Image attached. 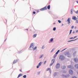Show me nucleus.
Here are the masks:
<instances>
[{
  "label": "nucleus",
  "instance_id": "nucleus-12",
  "mask_svg": "<svg viewBox=\"0 0 78 78\" xmlns=\"http://www.w3.org/2000/svg\"><path fill=\"white\" fill-rule=\"evenodd\" d=\"M75 68L76 69H78V64H76L75 66Z\"/></svg>",
  "mask_w": 78,
  "mask_h": 78
},
{
  "label": "nucleus",
  "instance_id": "nucleus-19",
  "mask_svg": "<svg viewBox=\"0 0 78 78\" xmlns=\"http://www.w3.org/2000/svg\"><path fill=\"white\" fill-rule=\"evenodd\" d=\"M77 39H78V38L76 39L75 40H71V41H68V42H72V41H76V40H77Z\"/></svg>",
  "mask_w": 78,
  "mask_h": 78
},
{
  "label": "nucleus",
  "instance_id": "nucleus-21",
  "mask_svg": "<svg viewBox=\"0 0 78 78\" xmlns=\"http://www.w3.org/2000/svg\"><path fill=\"white\" fill-rule=\"evenodd\" d=\"M69 74H68L65 76V78H68V77H69Z\"/></svg>",
  "mask_w": 78,
  "mask_h": 78
},
{
  "label": "nucleus",
  "instance_id": "nucleus-16",
  "mask_svg": "<svg viewBox=\"0 0 78 78\" xmlns=\"http://www.w3.org/2000/svg\"><path fill=\"white\" fill-rule=\"evenodd\" d=\"M37 36V34H35L33 36V37H34V38L35 37H36Z\"/></svg>",
  "mask_w": 78,
  "mask_h": 78
},
{
  "label": "nucleus",
  "instance_id": "nucleus-43",
  "mask_svg": "<svg viewBox=\"0 0 78 78\" xmlns=\"http://www.w3.org/2000/svg\"><path fill=\"white\" fill-rule=\"evenodd\" d=\"M76 14H78V10L76 12Z\"/></svg>",
  "mask_w": 78,
  "mask_h": 78
},
{
  "label": "nucleus",
  "instance_id": "nucleus-37",
  "mask_svg": "<svg viewBox=\"0 0 78 78\" xmlns=\"http://www.w3.org/2000/svg\"><path fill=\"white\" fill-rule=\"evenodd\" d=\"M33 14H36V12L34 11L33 12Z\"/></svg>",
  "mask_w": 78,
  "mask_h": 78
},
{
  "label": "nucleus",
  "instance_id": "nucleus-13",
  "mask_svg": "<svg viewBox=\"0 0 78 78\" xmlns=\"http://www.w3.org/2000/svg\"><path fill=\"white\" fill-rule=\"evenodd\" d=\"M76 53V51H75L74 53H73V56H75Z\"/></svg>",
  "mask_w": 78,
  "mask_h": 78
},
{
  "label": "nucleus",
  "instance_id": "nucleus-32",
  "mask_svg": "<svg viewBox=\"0 0 78 78\" xmlns=\"http://www.w3.org/2000/svg\"><path fill=\"white\" fill-rule=\"evenodd\" d=\"M58 21L59 22V23H61V21L60 20H58Z\"/></svg>",
  "mask_w": 78,
  "mask_h": 78
},
{
  "label": "nucleus",
  "instance_id": "nucleus-2",
  "mask_svg": "<svg viewBox=\"0 0 78 78\" xmlns=\"http://www.w3.org/2000/svg\"><path fill=\"white\" fill-rule=\"evenodd\" d=\"M47 6H45L44 7L41 9H40L41 11H44V10H47Z\"/></svg>",
  "mask_w": 78,
  "mask_h": 78
},
{
  "label": "nucleus",
  "instance_id": "nucleus-5",
  "mask_svg": "<svg viewBox=\"0 0 78 78\" xmlns=\"http://www.w3.org/2000/svg\"><path fill=\"white\" fill-rule=\"evenodd\" d=\"M74 61L75 62H78V58H74Z\"/></svg>",
  "mask_w": 78,
  "mask_h": 78
},
{
  "label": "nucleus",
  "instance_id": "nucleus-10",
  "mask_svg": "<svg viewBox=\"0 0 78 78\" xmlns=\"http://www.w3.org/2000/svg\"><path fill=\"white\" fill-rule=\"evenodd\" d=\"M62 69H66V66H62L61 67Z\"/></svg>",
  "mask_w": 78,
  "mask_h": 78
},
{
  "label": "nucleus",
  "instance_id": "nucleus-1",
  "mask_svg": "<svg viewBox=\"0 0 78 78\" xmlns=\"http://www.w3.org/2000/svg\"><path fill=\"white\" fill-rule=\"evenodd\" d=\"M69 73L70 75H72L73 74V71L72 69H70L69 70Z\"/></svg>",
  "mask_w": 78,
  "mask_h": 78
},
{
  "label": "nucleus",
  "instance_id": "nucleus-3",
  "mask_svg": "<svg viewBox=\"0 0 78 78\" xmlns=\"http://www.w3.org/2000/svg\"><path fill=\"white\" fill-rule=\"evenodd\" d=\"M64 56L62 55H60L59 57V58L62 60H64Z\"/></svg>",
  "mask_w": 78,
  "mask_h": 78
},
{
  "label": "nucleus",
  "instance_id": "nucleus-4",
  "mask_svg": "<svg viewBox=\"0 0 78 78\" xmlns=\"http://www.w3.org/2000/svg\"><path fill=\"white\" fill-rule=\"evenodd\" d=\"M66 55H68V58H70V57H71V55L69 53V52H67Z\"/></svg>",
  "mask_w": 78,
  "mask_h": 78
},
{
  "label": "nucleus",
  "instance_id": "nucleus-36",
  "mask_svg": "<svg viewBox=\"0 0 78 78\" xmlns=\"http://www.w3.org/2000/svg\"><path fill=\"white\" fill-rule=\"evenodd\" d=\"M47 62V61H45L44 63V64H46V62Z\"/></svg>",
  "mask_w": 78,
  "mask_h": 78
},
{
  "label": "nucleus",
  "instance_id": "nucleus-52",
  "mask_svg": "<svg viewBox=\"0 0 78 78\" xmlns=\"http://www.w3.org/2000/svg\"><path fill=\"white\" fill-rule=\"evenodd\" d=\"M6 39H5V41H6Z\"/></svg>",
  "mask_w": 78,
  "mask_h": 78
},
{
  "label": "nucleus",
  "instance_id": "nucleus-24",
  "mask_svg": "<svg viewBox=\"0 0 78 78\" xmlns=\"http://www.w3.org/2000/svg\"><path fill=\"white\" fill-rule=\"evenodd\" d=\"M23 78H27V76L26 75H25L23 76Z\"/></svg>",
  "mask_w": 78,
  "mask_h": 78
},
{
  "label": "nucleus",
  "instance_id": "nucleus-45",
  "mask_svg": "<svg viewBox=\"0 0 78 78\" xmlns=\"http://www.w3.org/2000/svg\"><path fill=\"white\" fill-rule=\"evenodd\" d=\"M70 39H74L73 38V37H72L71 38H70Z\"/></svg>",
  "mask_w": 78,
  "mask_h": 78
},
{
  "label": "nucleus",
  "instance_id": "nucleus-33",
  "mask_svg": "<svg viewBox=\"0 0 78 78\" xmlns=\"http://www.w3.org/2000/svg\"><path fill=\"white\" fill-rule=\"evenodd\" d=\"M39 67H40V66L39 65H38V66H37V69H38V68Z\"/></svg>",
  "mask_w": 78,
  "mask_h": 78
},
{
  "label": "nucleus",
  "instance_id": "nucleus-7",
  "mask_svg": "<svg viewBox=\"0 0 78 78\" xmlns=\"http://www.w3.org/2000/svg\"><path fill=\"white\" fill-rule=\"evenodd\" d=\"M60 67V65L59 64H58L56 65V68L57 69H59Z\"/></svg>",
  "mask_w": 78,
  "mask_h": 78
},
{
  "label": "nucleus",
  "instance_id": "nucleus-44",
  "mask_svg": "<svg viewBox=\"0 0 78 78\" xmlns=\"http://www.w3.org/2000/svg\"><path fill=\"white\" fill-rule=\"evenodd\" d=\"M54 74H55V75H56V74H57V73L55 72V73H54Z\"/></svg>",
  "mask_w": 78,
  "mask_h": 78
},
{
  "label": "nucleus",
  "instance_id": "nucleus-31",
  "mask_svg": "<svg viewBox=\"0 0 78 78\" xmlns=\"http://www.w3.org/2000/svg\"><path fill=\"white\" fill-rule=\"evenodd\" d=\"M53 64V63H51V64H50V66H52Z\"/></svg>",
  "mask_w": 78,
  "mask_h": 78
},
{
  "label": "nucleus",
  "instance_id": "nucleus-49",
  "mask_svg": "<svg viewBox=\"0 0 78 78\" xmlns=\"http://www.w3.org/2000/svg\"><path fill=\"white\" fill-rule=\"evenodd\" d=\"M20 72H22V70L21 69L20 70Z\"/></svg>",
  "mask_w": 78,
  "mask_h": 78
},
{
  "label": "nucleus",
  "instance_id": "nucleus-42",
  "mask_svg": "<svg viewBox=\"0 0 78 78\" xmlns=\"http://www.w3.org/2000/svg\"><path fill=\"white\" fill-rule=\"evenodd\" d=\"M67 49V48L65 49H64L62 51H63L64 50H66Z\"/></svg>",
  "mask_w": 78,
  "mask_h": 78
},
{
  "label": "nucleus",
  "instance_id": "nucleus-48",
  "mask_svg": "<svg viewBox=\"0 0 78 78\" xmlns=\"http://www.w3.org/2000/svg\"><path fill=\"white\" fill-rule=\"evenodd\" d=\"M78 30H76V33H78Z\"/></svg>",
  "mask_w": 78,
  "mask_h": 78
},
{
  "label": "nucleus",
  "instance_id": "nucleus-17",
  "mask_svg": "<svg viewBox=\"0 0 78 78\" xmlns=\"http://www.w3.org/2000/svg\"><path fill=\"white\" fill-rule=\"evenodd\" d=\"M22 75H23L22 74H20L18 75L17 78H19V77H20L21 76H22Z\"/></svg>",
  "mask_w": 78,
  "mask_h": 78
},
{
  "label": "nucleus",
  "instance_id": "nucleus-14",
  "mask_svg": "<svg viewBox=\"0 0 78 78\" xmlns=\"http://www.w3.org/2000/svg\"><path fill=\"white\" fill-rule=\"evenodd\" d=\"M42 62H41L38 64V65L40 66H41V65H42Z\"/></svg>",
  "mask_w": 78,
  "mask_h": 78
},
{
  "label": "nucleus",
  "instance_id": "nucleus-28",
  "mask_svg": "<svg viewBox=\"0 0 78 78\" xmlns=\"http://www.w3.org/2000/svg\"><path fill=\"white\" fill-rule=\"evenodd\" d=\"M53 31H55L56 30V27H54L53 28Z\"/></svg>",
  "mask_w": 78,
  "mask_h": 78
},
{
  "label": "nucleus",
  "instance_id": "nucleus-8",
  "mask_svg": "<svg viewBox=\"0 0 78 78\" xmlns=\"http://www.w3.org/2000/svg\"><path fill=\"white\" fill-rule=\"evenodd\" d=\"M48 70H49L50 73H51V69H50V68L47 69H46V71H48Z\"/></svg>",
  "mask_w": 78,
  "mask_h": 78
},
{
  "label": "nucleus",
  "instance_id": "nucleus-50",
  "mask_svg": "<svg viewBox=\"0 0 78 78\" xmlns=\"http://www.w3.org/2000/svg\"><path fill=\"white\" fill-rule=\"evenodd\" d=\"M73 33L74 34V33H75V32L74 31L73 32Z\"/></svg>",
  "mask_w": 78,
  "mask_h": 78
},
{
  "label": "nucleus",
  "instance_id": "nucleus-54",
  "mask_svg": "<svg viewBox=\"0 0 78 78\" xmlns=\"http://www.w3.org/2000/svg\"><path fill=\"white\" fill-rule=\"evenodd\" d=\"M54 24H55V23H54Z\"/></svg>",
  "mask_w": 78,
  "mask_h": 78
},
{
  "label": "nucleus",
  "instance_id": "nucleus-11",
  "mask_svg": "<svg viewBox=\"0 0 78 78\" xmlns=\"http://www.w3.org/2000/svg\"><path fill=\"white\" fill-rule=\"evenodd\" d=\"M72 19L73 20H75L76 19V16H73Z\"/></svg>",
  "mask_w": 78,
  "mask_h": 78
},
{
  "label": "nucleus",
  "instance_id": "nucleus-29",
  "mask_svg": "<svg viewBox=\"0 0 78 78\" xmlns=\"http://www.w3.org/2000/svg\"><path fill=\"white\" fill-rule=\"evenodd\" d=\"M72 78H77L76 76H73L72 77Z\"/></svg>",
  "mask_w": 78,
  "mask_h": 78
},
{
  "label": "nucleus",
  "instance_id": "nucleus-6",
  "mask_svg": "<svg viewBox=\"0 0 78 78\" xmlns=\"http://www.w3.org/2000/svg\"><path fill=\"white\" fill-rule=\"evenodd\" d=\"M34 45L33 43H32L29 47L30 48H34Z\"/></svg>",
  "mask_w": 78,
  "mask_h": 78
},
{
  "label": "nucleus",
  "instance_id": "nucleus-22",
  "mask_svg": "<svg viewBox=\"0 0 78 78\" xmlns=\"http://www.w3.org/2000/svg\"><path fill=\"white\" fill-rule=\"evenodd\" d=\"M43 56H44V55L43 54L42 55H41V56H40V57L39 58H42V57H43Z\"/></svg>",
  "mask_w": 78,
  "mask_h": 78
},
{
  "label": "nucleus",
  "instance_id": "nucleus-27",
  "mask_svg": "<svg viewBox=\"0 0 78 78\" xmlns=\"http://www.w3.org/2000/svg\"><path fill=\"white\" fill-rule=\"evenodd\" d=\"M68 68H72V66H68Z\"/></svg>",
  "mask_w": 78,
  "mask_h": 78
},
{
  "label": "nucleus",
  "instance_id": "nucleus-34",
  "mask_svg": "<svg viewBox=\"0 0 78 78\" xmlns=\"http://www.w3.org/2000/svg\"><path fill=\"white\" fill-rule=\"evenodd\" d=\"M74 28V26H72L71 28V29H73Z\"/></svg>",
  "mask_w": 78,
  "mask_h": 78
},
{
  "label": "nucleus",
  "instance_id": "nucleus-41",
  "mask_svg": "<svg viewBox=\"0 0 78 78\" xmlns=\"http://www.w3.org/2000/svg\"><path fill=\"white\" fill-rule=\"evenodd\" d=\"M77 37V36H75L74 38H73V39H75V38H76V37Z\"/></svg>",
  "mask_w": 78,
  "mask_h": 78
},
{
  "label": "nucleus",
  "instance_id": "nucleus-53",
  "mask_svg": "<svg viewBox=\"0 0 78 78\" xmlns=\"http://www.w3.org/2000/svg\"><path fill=\"white\" fill-rule=\"evenodd\" d=\"M5 21H6V22H7V21L6 20H5Z\"/></svg>",
  "mask_w": 78,
  "mask_h": 78
},
{
  "label": "nucleus",
  "instance_id": "nucleus-23",
  "mask_svg": "<svg viewBox=\"0 0 78 78\" xmlns=\"http://www.w3.org/2000/svg\"><path fill=\"white\" fill-rule=\"evenodd\" d=\"M17 62V61L15 60L13 62V64H15Z\"/></svg>",
  "mask_w": 78,
  "mask_h": 78
},
{
  "label": "nucleus",
  "instance_id": "nucleus-51",
  "mask_svg": "<svg viewBox=\"0 0 78 78\" xmlns=\"http://www.w3.org/2000/svg\"><path fill=\"white\" fill-rule=\"evenodd\" d=\"M76 2H77V3H78V1H77Z\"/></svg>",
  "mask_w": 78,
  "mask_h": 78
},
{
  "label": "nucleus",
  "instance_id": "nucleus-15",
  "mask_svg": "<svg viewBox=\"0 0 78 78\" xmlns=\"http://www.w3.org/2000/svg\"><path fill=\"white\" fill-rule=\"evenodd\" d=\"M55 59H52L51 60V63H52L53 64L54 63H55Z\"/></svg>",
  "mask_w": 78,
  "mask_h": 78
},
{
  "label": "nucleus",
  "instance_id": "nucleus-40",
  "mask_svg": "<svg viewBox=\"0 0 78 78\" xmlns=\"http://www.w3.org/2000/svg\"><path fill=\"white\" fill-rule=\"evenodd\" d=\"M37 74L38 75H39V74H40V72H38Z\"/></svg>",
  "mask_w": 78,
  "mask_h": 78
},
{
  "label": "nucleus",
  "instance_id": "nucleus-56",
  "mask_svg": "<svg viewBox=\"0 0 78 78\" xmlns=\"http://www.w3.org/2000/svg\"><path fill=\"white\" fill-rule=\"evenodd\" d=\"M75 28H76V27H75Z\"/></svg>",
  "mask_w": 78,
  "mask_h": 78
},
{
  "label": "nucleus",
  "instance_id": "nucleus-35",
  "mask_svg": "<svg viewBox=\"0 0 78 78\" xmlns=\"http://www.w3.org/2000/svg\"><path fill=\"white\" fill-rule=\"evenodd\" d=\"M42 49H44V45H43L42 47Z\"/></svg>",
  "mask_w": 78,
  "mask_h": 78
},
{
  "label": "nucleus",
  "instance_id": "nucleus-30",
  "mask_svg": "<svg viewBox=\"0 0 78 78\" xmlns=\"http://www.w3.org/2000/svg\"><path fill=\"white\" fill-rule=\"evenodd\" d=\"M53 38H51L50 40V41L51 42H52V41H53Z\"/></svg>",
  "mask_w": 78,
  "mask_h": 78
},
{
  "label": "nucleus",
  "instance_id": "nucleus-26",
  "mask_svg": "<svg viewBox=\"0 0 78 78\" xmlns=\"http://www.w3.org/2000/svg\"><path fill=\"white\" fill-rule=\"evenodd\" d=\"M37 48V47H35V48H34V50H35Z\"/></svg>",
  "mask_w": 78,
  "mask_h": 78
},
{
  "label": "nucleus",
  "instance_id": "nucleus-39",
  "mask_svg": "<svg viewBox=\"0 0 78 78\" xmlns=\"http://www.w3.org/2000/svg\"><path fill=\"white\" fill-rule=\"evenodd\" d=\"M71 14H73V12H72V10L71 9Z\"/></svg>",
  "mask_w": 78,
  "mask_h": 78
},
{
  "label": "nucleus",
  "instance_id": "nucleus-46",
  "mask_svg": "<svg viewBox=\"0 0 78 78\" xmlns=\"http://www.w3.org/2000/svg\"><path fill=\"white\" fill-rule=\"evenodd\" d=\"M54 50V49H53L52 50H51V52H52V51H53V50Z\"/></svg>",
  "mask_w": 78,
  "mask_h": 78
},
{
  "label": "nucleus",
  "instance_id": "nucleus-25",
  "mask_svg": "<svg viewBox=\"0 0 78 78\" xmlns=\"http://www.w3.org/2000/svg\"><path fill=\"white\" fill-rule=\"evenodd\" d=\"M72 30H70V33H69V34H71V33H72Z\"/></svg>",
  "mask_w": 78,
  "mask_h": 78
},
{
  "label": "nucleus",
  "instance_id": "nucleus-38",
  "mask_svg": "<svg viewBox=\"0 0 78 78\" xmlns=\"http://www.w3.org/2000/svg\"><path fill=\"white\" fill-rule=\"evenodd\" d=\"M76 23H78V20H77L76 21Z\"/></svg>",
  "mask_w": 78,
  "mask_h": 78
},
{
  "label": "nucleus",
  "instance_id": "nucleus-18",
  "mask_svg": "<svg viewBox=\"0 0 78 78\" xmlns=\"http://www.w3.org/2000/svg\"><path fill=\"white\" fill-rule=\"evenodd\" d=\"M47 8L48 9H50V5H48V6Z\"/></svg>",
  "mask_w": 78,
  "mask_h": 78
},
{
  "label": "nucleus",
  "instance_id": "nucleus-55",
  "mask_svg": "<svg viewBox=\"0 0 78 78\" xmlns=\"http://www.w3.org/2000/svg\"><path fill=\"white\" fill-rule=\"evenodd\" d=\"M26 30H27V31H28V29H26Z\"/></svg>",
  "mask_w": 78,
  "mask_h": 78
},
{
  "label": "nucleus",
  "instance_id": "nucleus-47",
  "mask_svg": "<svg viewBox=\"0 0 78 78\" xmlns=\"http://www.w3.org/2000/svg\"><path fill=\"white\" fill-rule=\"evenodd\" d=\"M37 12H39V10H37Z\"/></svg>",
  "mask_w": 78,
  "mask_h": 78
},
{
  "label": "nucleus",
  "instance_id": "nucleus-20",
  "mask_svg": "<svg viewBox=\"0 0 78 78\" xmlns=\"http://www.w3.org/2000/svg\"><path fill=\"white\" fill-rule=\"evenodd\" d=\"M60 50H58V51L55 54H56V55L58 54V53H59V52L60 51Z\"/></svg>",
  "mask_w": 78,
  "mask_h": 78
},
{
  "label": "nucleus",
  "instance_id": "nucleus-9",
  "mask_svg": "<svg viewBox=\"0 0 78 78\" xmlns=\"http://www.w3.org/2000/svg\"><path fill=\"white\" fill-rule=\"evenodd\" d=\"M67 21L68 22V24H69V23H70V18H69L68 19Z\"/></svg>",
  "mask_w": 78,
  "mask_h": 78
}]
</instances>
